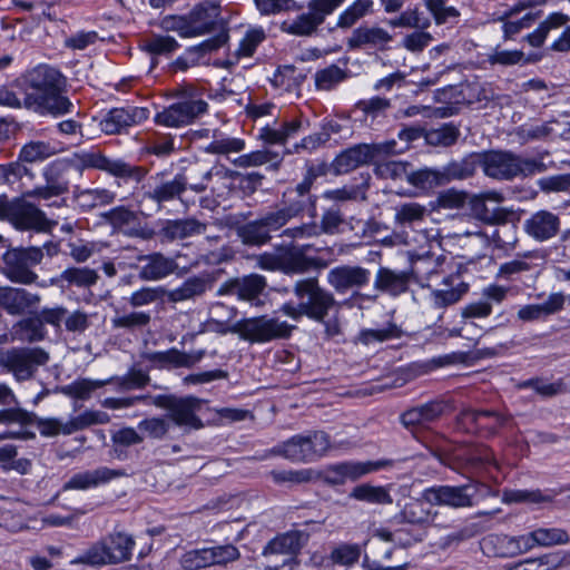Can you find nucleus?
Instances as JSON below:
<instances>
[{
  "label": "nucleus",
  "mask_w": 570,
  "mask_h": 570,
  "mask_svg": "<svg viewBox=\"0 0 570 570\" xmlns=\"http://www.w3.org/2000/svg\"><path fill=\"white\" fill-rule=\"evenodd\" d=\"M29 92L24 106L41 115L62 116L72 111L73 105L65 95L66 78L56 68L39 65L28 75Z\"/></svg>",
  "instance_id": "nucleus-1"
},
{
  "label": "nucleus",
  "mask_w": 570,
  "mask_h": 570,
  "mask_svg": "<svg viewBox=\"0 0 570 570\" xmlns=\"http://www.w3.org/2000/svg\"><path fill=\"white\" fill-rule=\"evenodd\" d=\"M222 309L227 311L228 318H233L236 315L234 308H226L222 303L215 304L210 309V321L219 326L217 331L223 334H238L242 340L252 344H262L274 340L286 338L295 327L285 321L269 318L267 316L244 318L233 325H228L214 318Z\"/></svg>",
  "instance_id": "nucleus-2"
},
{
  "label": "nucleus",
  "mask_w": 570,
  "mask_h": 570,
  "mask_svg": "<svg viewBox=\"0 0 570 570\" xmlns=\"http://www.w3.org/2000/svg\"><path fill=\"white\" fill-rule=\"evenodd\" d=\"M426 268L415 269L419 284L430 289L429 302L441 309L459 303L469 292L470 285L459 273L444 274L439 263L429 262Z\"/></svg>",
  "instance_id": "nucleus-3"
},
{
  "label": "nucleus",
  "mask_w": 570,
  "mask_h": 570,
  "mask_svg": "<svg viewBox=\"0 0 570 570\" xmlns=\"http://www.w3.org/2000/svg\"><path fill=\"white\" fill-rule=\"evenodd\" d=\"M175 97L179 98L177 102L156 112L154 117L156 125L168 128L185 127L208 110V104L193 86H181L175 91Z\"/></svg>",
  "instance_id": "nucleus-4"
},
{
  "label": "nucleus",
  "mask_w": 570,
  "mask_h": 570,
  "mask_svg": "<svg viewBox=\"0 0 570 570\" xmlns=\"http://www.w3.org/2000/svg\"><path fill=\"white\" fill-rule=\"evenodd\" d=\"M331 449L330 436L323 431L297 434L279 444L274 452L292 462H314Z\"/></svg>",
  "instance_id": "nucleus-5"
},
{
  "label": "nucleus",
  "mask_w": 570,
  "mask_h": 570,
  "mask_svg": "<svg viewBox=\"0 0 570 570\" xmlns=\"http://www.w3.org/2000/svg\"><path fill=\"white\" fill-rule=\"evenodd\" d=\"M294 294L301 302L305 316L316 322H324L336 303L333 294L322 288L315 278L298 281L294 286Z\"/></svg>",
  "instance_id": "nucleus-6"
},
{
  "label": "nucleus",
  "mask_w": 570,
  "mask_h": 570,
  "mask_svg": "<svg viewBox=\"0 0 570 570\" xmlns=\"http://www.w3.org/2000/svg\"><path fill=\"white\" fill-rule=\"evenodd\" d=\"M484 174L497 179H511L521 174L532 173L535 164L508 153L490 151L476 157Z\"/></svg>",
  "instance_id": "nucleus-7"
},
{
  "label": "nucleus",
  "mask_w": 570,
  "mask_h": 570,
  "mask_svg": "<svg viewBox=\"0 0 570 570\" xmlns=\"http://www.w3.org/2000/svg\"><path fill=\"white\" fill-rule=\"evenodd\" d=\"M42 257L43 254L39 247L10 249L3 255V274L13 283L32 284L38 278L32 267L40 264Z\"/></svg>",
  "instance_id": "nucleus-8"
},
{
  "label": "nucleus",
  "mask_w": 570,
  "mask_h": 570,
  "mask_svg": "<svg viewBox=\"0 0 570 570\" xmlns=\"http://www.w3.org/2000/svg\"><path fill=\"white\" fill-rule=\"evenodd\" d=\"M48 360V353L40 347L0 350V366L11 372L18 381L32 377L37 367Z\"/></svg>",
  "instance_id": "nucleus-9"
},
{
  "label": "nucleus",
  "mask_w": 570,
  "mask_h": 570,
  "mask_svg": "<svg viewBox=\"0 0 570 570\" xmlns=\"http://www.w3.org/2000/svg\"><path fill=\"white\" fill-rule=\"evenodd\" d=\"M108 422L109 415L106 412L88 410L66 422L57 417L38 419L36 426L42 436L53 438L59 434L70 435L91 425L106 424Z\"/></svg>",
  "instance_id": "nucleus-10"
},
{
  "label": "nucleus",
  "mask_w": 570,
  "mask_h": 570,
  "mask_svg": "<svg viewBox=\"0 0 570 570\" xmlns=\"http://www.w3.org/2000/svg\"><path fill=\"white\" fill-rule=\"evenodd\" d=\"M46 186L37 187L24 195L40 199H50L68 191L70 179L76 176L69 158H59L49 163L42 170Z\"/></svg>",
  "instance_id": "nucleus-11"
},
{
  "label": "nucleus",
  "mask_w": 570,
  "mask_h": 570,
  "mask_svg": "<svg viewBox=\"0 0 570 570\" xmlns=\"http://www.w3.org/2000/svg\"><path fill=\"white\" fill-rule=\"evenodd\" d=\"M154 404L167 410L170 420L178 426L189 430L203 428V422L196 414L202 405V401L197 397L158 395L154 399Z\"/></svg>",
  "instance_id": "nucleus-12"
},
{
  "label": "nucleus",
  "mask_w": 570,
  "mask_h": 570,
  "mask_svg": "<svg viewBox=\"0 0 570 570\" xmlns=\"http://www.w3.org/2000/svg\"><path fill=\"white\" fill-rule=\"evenodd\" d=\"M396 142L394 140L383 144H358L342 151L333 161L337 174H346L360 166L375 161L381 155L393 153Z\"/></svg>",
  "instance_id": "nucleus-13"
},
{
  "label": "nucleus",
  "mask_w": 570,
  "mask_h": 570,
  "mask_svg": "<svg viewBox=\"0 0 570 570\" xmlns=\"http://www.w3.org/2000/svg\"><path fill=\"white\" fill-rule=\"evenodd\" d=\"M510 421L509 417L492 411L466 409L460 413L458 424L469 433L492 435L497 433L499 429L508 425Z\"/></svg>",
  "instance_id": "nucleus-14"
},
{
  "label": "nucleus",
  "mask_w": 570,
  "mask_h": 570,
  "mask_svg": "<svg viewBox=\"0 0 570 570\" xmlns=\"http://www.w3.org/2000/svg\"><path fill=\"white\" fill-rule=\"evenodd\" d=\"M473 488L470 484L461 487L435 485L423 490L424 498L434 505H445L454 509L473 505Z\"/></svg>",
  "instance_id": "nucleus-15"
},
{
  "label": "nucleus",
  "mask_w": 570,
  "mask_h": 570,
  "mask_svg": "<svg viewBox=\"0 0 570 570\" xmlns=\"http://www.w3.org/2000/svg\"><path fill=\"white\" fill-rule=\"evenodd\" d=\"M149 110L145 107L114 108L100 120V129L107 135L121 132L124 129L147 120Z\"/></svg>",
  "instance_id": "nucleus-16"
},
{
  "label": "nucleus",
  "mask_w": 570,
  "mask_h": 570,
  "mask_svg": "<svg viewBox=\"0 0 570 570\" xmlns=\"http://www.w3.org/2000/svg\"><path fill=\"white\" fill-rule=\"evenodd\" d=\"M317 249L312 245L293 246L283 252L284 273L302 274L313 268L324 267Z\"/></svg>",
  "instance_id": "nucleus-17"
},
{
  "label": "nucleus",
  "mask_w": 570,
  "mask_h": 570,
  "mask_svg": "<svg viewBox=\"0 0 570 570\" xmlns=\"http://www.w3.org/2000/svg\"><path fill=\"white\" fill-rule=\"evenodd\" d=\"M40 301V295L24 288L0 286V307L9 315H23L36 308Z\"/></svg>",
  "instance_id": "nucleus-18"
},
{
  "label": "nucleus",
  "mask_w": 570,
  "mask_h": 570,
  "mask_svg": "<svg viewBox=\"0 0 570 570\" xmlns=\"http://www.w3.org/2000/svg\"><path fill=\"white\" fill-rule=\"evenodd\" d=\"M371 273L360 266H338L331 269L327 281L337 292L344 293L353 287H362L370 282Z\"/></svg>",
  "instance_id": "nucleus-19"
},
{
  "label": "nucleus",
  "mask_w": 570,
  "mask_h": 570,
  "mask_svg": "<svg viewBox=\"0 0 570 570\" xmlns=\"http://www.w3.org/2000/svg\"><path fill=\"white\" fill-rule=\"evenodd\" d=\"M299 537L296 533L287 532L275 537L263 549V556L269 557L275 554L287 556L282 566H267L264 570H291L293 564V556L299 550Z\"/></svg>",
  "instance_id": "nucleus-20"
},
{
  "label": "nucleus",
  "mask_w": 570,
  "mask_h": 570,
  "mask_svg": "<svg viewBox=\"0 0 570 570\" xmlns=\"http://www.w3.org/2000/svg\"><path fill=\"white\" fill-rule=\"evenodd\" d=\"M559 229V216L549 210H539L524 222L525 233L539 242L554 237Z\"/></svg>",
  "instance_id": "nucleus-21"
},
{
  "label": "nucleus",
  "mask_w": 570,
  "mask_h": 570,
  "mask_svg": "<svg viewBox=\"0 0 570 570\" xmlns=\"http://www.w3.org/2000/svg\"><path fill=\"white\" fill-rule=\"evenodd\" d=\"M125 473L119 470L101 466L96 470H87L73 474L69 481L63 485L65 490H88L109 481L124 476Z\"/></svg>",
  "instance_id": "nucleus-22"
},
{
  "label": "nucleus",
  "mask_w": 570,
  "mask_h": 570,
  "mask_svg": "<svg viewBox=\"0 0 570 570\" xmlns=\"http://www.w3.org/2000/svg\"><path fill=\"white\" fill-rule=\"evenodd\" d=\"M17 229L37 232L50 230L55 223L47 219L45 213L35 205L20 199L13 220L11 223Z\"/></svg>",
  "instance_id": "nucleus-23"
},
{
  "label": "nucleus",
  "mask_w": 570,
  "mask_h": 570,
  "mask_svg": "<svg viewBox=\"0 0 570 570\" xmlns=\"http://www.w3.org/2000/svg\"><path fill=\"white\" fill-rule=\"evenodd\" d=\"M219 6L213 1L197 4L189 13L191 36L197 37L210 32L219 18Z\"/></svg>",
  "instance_id": "nucleus-24"
},
{
  "label": "nucleus",
  "mask_w": 570,
  "mask_h": 570,
  "mask_svg": "<svg viewBox=\"0 0 570 570\" xmlns=\"http://www.w3.org/2000/svg\"><path fill=\"white\" fill-rule=\"evenodd\" d=\"M308 120L301 117L284 121L278 128L264 126L259 129L258 137L267 145H285L288 139L298 135L301 130L308 128Z\"/></svg>",
  "instance_id": "nucleus-25"
},
{
  "label": "nucleus",
  "mask_w": 570,
  "mask_h": 570,
  "mask_svg": "<svg viewBox=\"0 0 570 570\" xmlns=\"http://www.w3.org/2000/svg\"><path fill=\"white\" fill-rule=\"evenodd\" d=\"M307 8V12H303L294 19L285 20L282 23V30L299 37L312 35L324 22L326 14L313 8V1L308 2Z\"/></svg>",
  "instance_id": "nucleus-26"
},
{
  "label": "nucleus",
  "mask_w": 570,
  "mask_h": 570,
  "mask_svg": "<svg viewBox=\"0 0 570 570\" xmlns=\"http://www.w3.org/2000/svg\"><path fill=\"white\" fill-rule=\"evenodd\" d=\"M110 224L129 236H138L141 238H150L153 232L146 230L138 224V216L136 213L125 208L117 207L107 214Z\"/></svg>",
  "instance_id": "nucleus-27"
},
{
  "label": "nucleus",
  "mask_w": 570,
  "mask_h": 570,
  "mask_svg": "<svg viewBox=\"0 0 570 570\" xmlns=\"http://www.w3.org/2000/svg\"><path fill=\"white\" fill-rule=\"evenodd\" d=\"M392 40V36L381 27H358L348 40L353 48L372 47L383 49Z\"/></svg>",
  "instance_id": "nucleus-28"
},
{
  "label": "nucleus",
  "mask_w": 570,
  "mask_h": 570,
  "mask_svg": "<svg viewBox=\"0 0 570 570\" xmlns=\"http://www.w3.org/2000/svg\"><path fill=\"white\" fill-rule=\"evenodd\" d=\"M108 549L114 564L127 561L131 558L135 548L132 537L122 531H114L101 539Z\"/></svg>",
  "instance_id": "nucleus-29"
},
{
  "label": "nucleus",
  "mask_w": 570,
  "mask_h": 570,
  "mask_svg": "<svg viewBox=\"0 0 570 570\" xmlns=\"http://www.w3.org/2000/svg\"><path fill=\"white\" fill-rule=\"evenodd\" d=\"M203 354H187L176 348L165 352H154L146 355V358L159 366L190 367L200 361Z\"/></svg>",
  "instance_id": "nucleus-30"
},
{
  "label": "nucleus",
  "mask_w": 570,
  "mask_h": 570,
  "mask_svg": "<svg viewBox=\"0 0 570 570\" xmlns=\"http://www.w3.org/2000/svg\"><path fill=\"white\" fill-rule=\"evenodd\" d=\"M145 259L146 264L139 271V277L144 281L161 279L174 273L177 267L174 259L161 254H153Z\"/></svg>",
  "instance_id": "nucleus-31"
},
{
  "label": "nucleus",
  "mask_w": 570,
  "mask_h": 570,
  "mask_svg": "<svg viewBox=\"0 0 570 570\" xmlns=\"http://www.w3.org/2000/svg\"><path fill=\"white\" fill-rule=\"evenodd\" d=\"M391 460H377L366 462H342L335 464L334 471L338 472L341 476H345V480H357L358 478L392 466Z\"/></svg>",
  "instance_id": "nucleus-32"
},
{
  "label": "nucleus",
  "mask_w": 570,
  "mask_h": 570,
  "mask_svg": "<svg viewBox=\"0 0 570 570\" xmlns=\"http://www.w3.org/2000/svg\"><path fill=\"white\" fill-rule=\"evenodd\" d=\"M570 18L562 12L550 13L539 26L525 36V41L533 48H540L551 30L566 26Z\"/></svg>",
  "instance_id": "nucleus-33"
},
{
  "label": "nucleus",
  "mask_w": 570,
  "mask_h": 570,
  "mask_svg": "<svg viewBox=\"0 0 570 570\" xmlns=\"http://www.w3.org/2000/svg\"><path fill=\"white\" fill-rule=\"evenodd\" d=\"M206 230V225L200 222L188 218V219H176V220H167L161 233L164 237L169 240L174 239H183L186 237H190L194 235L204 234Z\"/></svg>",
  "instance_id": "nucleus-34"
},
{
  "label": "nucleus",
  "mask_w": 570,
  "mask_h": 570,
  "mask_svg": "<svg viewBox=\"0 0 570 570\" xmlns=\"http://www.w3.org/2000/svg\"><path fill=\"white\" fill-rule=\"evenodd\" d=\"M433 505L424 498L422 492L419 499H413L404 505L401 515L409 523L425 524L436 515V512L431 509Z\"/></svg>",
  "instance_id": "nucleus-35"
},
{
  "label": "nucleus",
  "mask_w": 570,
  "mask_h": 570,
  "mask_svg": "<svg viewBox=\"0 0 570 570\" xmlns=\"http://www.w3.org/2000/svg\"><path fill=\"white\" fill-rule=\"evenodd\" d=\"M409 279L405 273H395L387 268H380L375 277V288L397 296L406 292Z\"/></svg>",
  "instance_id": "nucleus-36"
},
{
  "label": "nucleus",
  "mask_w": 570,
  "mask_h": 570,
  "mask_svg": "<svg viewBox=\"0 0 570 570\" xmlns=\"http://www.w3.org/2000/svg\"><path fill=\"white\" fill-rule=\"evenodd\" d=\"M57 154V148L49 141L30 140L19 151V159L27 164H38Z\"/></svg>",
  "instance_id": "nucleus-37"
},
{
  "label": "nucleus",
  "mask_w": 570,
  "mask_h": 570,
  "mask_svg": "<svg viewBox=\"0 0 570 570\" xmlns=\"http://www.w3.org/2000/svg\"><path fill=\"white\" fill-rule=\"evenodd\" d=\"M140 48L153 56H169L179 48V43L171 36L151 33L141 39Z\"/></svg>",
  "instance_id": "nucleus-38"
},
{
  "label": "nucleus",
  "mask_w": 570,
  "mask_h": 570,
  "mask_svg": "<svg viewBox=\"0 0 570 570\" xmlns=\"http://www.w3.org/2000/svg\"><path fill=\"white\" fill-rule=\"evenodd\" d=\"M304 205L303 200H294L283 208L267 213L261 219L271 233L283 227L291 218L296 217L303 210Z\"/></svg>",
  "instance_id": "nucleus-39"
},
{
  "label": "nucleus",
  "mask_w": 570,
  "mask_h": 570,
  "mask_svg": "<svg viewBox=\"0 0 570 570\" xmlns=\"http://www.w3.org/2000/svg\"><path fill=\"white\" fill-rule=\"evenodd\" d=\"M245 147L246 142L242 138L215 132L213 140L205 147V151L212 155L228 156L229 154H238L243 151Z\"/></svg>",
  "instance_id": "nucleus-40"
},
{
  "label": "nucleus",
  "mask_w": 570,
  "mask_h": 570,
  "mask_svg": "<svg viewBox=\"0 0 570 570\" xmlns=\"http://www.w3.org/2000/svg\"><path fill=\"white\" fill-rule=\"evenodd\" d=\"M106 549V544L100 539L91 543L86 550L82 551L77 558H75L71 564H88L92 567H102L114 564L110 554Z\"/></svg>",
  "instance_id": "nucleus-41"
},
{
  "label": "nucleus",
  "mask_w": 570,
  "mask_h": 570,
  "mask_svg": "<svg viewBox=\"0 0 570 570\" xmlns=\"http://www.w3.org/2000/svg\"><path fill=\"white\" fill-rule=\"evenodd\" d=\"M553 498L554 494L552 492H543L539 489H518L503 492V502L505 503L542 504L551 502Z\"/></svg>",
  "instance_id": "nucleus-42"
},
{
  "label": "nucleus",
  "mask_w": 570,
  "mask_h": 570,
  "mask_svg": "<svg viewBox=\"0 0 570 570\" xmlns=\"http://www.w3.org/2000/svg\"><path fill=\"white\" fill-rule=\"evenodd\" d=\"M351 498L372 504H391L393 502L387 488L371 484L355 487L351 492Z\"/></svg>",
  "instance_id": "nucleus-43"
},
{
  "label": "nucleus",
  "mask_w": 570,
  "mask_h": 570,
  "mask_svg": "<svg viewBox=\"0 0 570 570\" xmlns=\"http://www.w3.org/2000/svg\"><path fill=\"white\" fill-rule=\"evenodd\" d=\"M515 17L517 16L507 17V11H504L503 16L500 18V20L503 22L502 31L503 38L505 40L514 38V36L524 29L531 28L541 17V11L527 12L519 19H514Z\"/></svg>",
  "instance_id": "nucleus-44"
},
{
  "label": "nucleus",
  "mask_w": 570,
  "mask_h": 570,
  "mask_svg": "<svg viewBox=\"0 0 570 570\" xmlns=\"http://www.w3.org/2000/svg\"><path fill=\"white\" fill-rule=\"evenodd\" d=\"M188 184L186 176L178 174L173 180L163 183L157 186L151 193L150 198L158 202H169L181 195Z\"/></svg>",
  "instance_id": "nucleus-45"
},
{
  "label": "nucleus",
  "mask_w": 570,
  "mask_h": 570,
  "mask_svg": "<svg viewBox=\"0 0 570 570\" xmlns=\"http://www.w3.org/2000/svg\"><path fill=\"white\" fill-rule=\"evenodd\" d=\"M266 287V281L263 276L257 274L248 275L242 279H237L233 289L242 298L252 301L258 297Z\"/></svg>",
  "instance_id": "nucleus-46"
},
{
  "label": "nucleus",
  "mask_w": 570,
  "mask_h": 570,
  "mask_svg": "<svg viewBox=\"0 0 570 570\" xmlns=\"http://www.w3.org/2000/svg\"><path fill=\"white\" fill-rule=\"evenodd\" d=\"M394 212V223L399 226H412L422 222L428 214L426 207L417 203L401 204Z\"/></svg>",
  "instance_id": "nucleus-47"
},
{
  "label": "nucleus",
  "mask_w": 570,
  "mask_h": 570,
  "mask_svg": "<svg viewBox=\"0 0 570 570\" xmlns=\"http://www.w3.org/2000/svg\"><path fill=\"white\" fill-rule=\"evenodd\" d=\"M347 78L346 71L336 65L327 66L315 72L314 81L317 90H332Z\"/></svg>",
  "instance_id": "nucleus-48"
},
{
  "label": "nucleus",
  "mask_w": 570,
  "mask_h": 570,
  "mask_svg": "<svg viewBox=\"0 0 570 570\" xmlns=\"http://www.w3.org/2000/svg\"><path fill=\"white\" fill-rule=\"evenodd\" d=\"M98 273L89 267H69L61 274L62 281L77 287H90L98 281Z\"/></svg>",
  "instance_id": "nucleus-49"
},
{
  "label": "nucleus",
  "mask_w": 570,
  "mask_h": 570,
  "mask_svg": "<svg viewBox=\"0 0 570 570\" xmlns=\"http://www.w3.org/2000/svg\"><path fill=\"white\" fill-rule=\"evenodd\" d=\"M76 177H80L86 169H101L105 166V156L99 151L79 153L68 157Z\"/></svg>",
  "instance_id": "nucleus-50"
},
{
  "label": "nucleus",
  "mask_w": 570,
  "mask_h": 570,
  "mask_svg": "<svg viewBox=\"0 0 570 570\" xmlns=\"http://www.w3.org/2000/svg\"><path fill=\"white\" fill-rule=\"evenodd\" d=\"M409 163L401 160L376 161L374 173L379 178L402 180L406 179Z\"/></svg>",
  "instance_id": "nucleus-51"
},
{
  "label": "nucleus",
  "mask_w": 570,
  "mask_h": 570,
  "mask_svg": "<svg viewBox=\"0 0 570 570\" xmlns=\"http://www.w3.org/2000/svg\"><path fill=\"white\" fill-rule=\"evenodd\" d=\"M239 236L243 243L248 245H262L271 238L269 232L262 219H257L244 225L239 229Z\"/></svg>",
  "instance_id": "nucleus-52"
},
{
  "label": "nucleus",
  "mask_w": 570,
  "mask_h": 570,
  "mask_svg": "<svg viewBox=\"0 0 570 570\" xmlns=\"http://www.w3.org/2000/svg\"><path fill=\"white\" fill-rule=\"evenodd\" d=\"M472 209L478 215V217L488 224H499L504 223L508 218V212L504 208H495L490 210L487 207V202L484 198L479 195L475 196L471 202Z\"/></svg>",
  "instance_id": "nucleus-53"
},
{
  "label": "nucleus",
  "mask_w": 570,
  "mask_h": 570,
  "mask_svg": "<svg viewBox=\"0 0 570 570\" xmlns=\"http://www.w3.org/2000/svg\"><path fill=\"white\" fill-rule=\"evenodd\" d=\"M272 161H275L277 165L281 163V158L277 153L271 150H256L239 156L233 163L237 167L248 168L262 166Z\"/></svg>",
  "instance_id": "nucleus-54"
},
{
  "label": "nucleus",
  "mask_w": 570,
  "mask_h": 570,
  "mask_svg": "<svg viewBox=\"0 0 570 570\" xmlns=\"http://www.w3.org/2000/svg\"><path fill=\"white\" fill-rule=\"evenodd\" d=\"M206 284L200 278H189L180 287L167 293V297L173 302H180L193 298L205 292Z\"/></svg>",
  "instance_id": "nucleus-55"
},
{
  "label": "nucleus",
  "mask_w": 570,
  "mask_h": 570,
  "mask_svg": "<svg viewBox=\"0 0 570 570\" xmlns=\"http://www.w3.org/2000/svg\"><path fill=\"white\" fill-rule=\"evenodd\" d=\"M266 35L262 28L249 29L240 40L236 50L237 58L252 57L257 47L265 40Z\"/></svg>",
  "instance_id": "nucleus-56"
},
{
  "label": "nucleus",
  "mask_w": 570,
  "mask_h": 570,
  "mask_svg": "<svg viewBox=\"0 0 570 570\" xmlns=\"http://www.w3.org/2000/svg\"><path fill=\"white\" fill-rule=\"evenodd\" d=\"M167 296V292L161 286L156 287H142L134 292L129 297V304L132 307H140L150 305L158 301H163Z\"/></svg>",
  "instance_id": "nucleus-57"
},
{
  "label": "nucleus",
  "mask_w": 570,
  "mask_h": 570,
  "mask_svg": "<svg viewBox=\"0 0 570 570\" xmlns=\"http://www.w3.org/2000/svg\"><path fill=\"white\" fill-rule=\"evenodd\" d=\"M373 7L372 0H356L354 1L338 19V26L348 28L353 26L358 19L364 17Z\"/></svg>",
  "instance_id": "nucleus-58"
},
{
  "label": "nucleus",
  "mask_w": 570,
  "mask_h": 570,
  "mask_svg": "<svg viewBox=\"0 0 570 570\" xmlns=\"http://www.w3.org/2000/svg\"><path fill=\"white\" fill-rule=\"evenodd\" d=\"M534 258H537L535 255L528 254L523 257L507 262L500 266L498 276L508 279L515 274L531 271L537 267V264L533 263Z\"/></svg>",
  "instance_id": "nucleus-59"
},
{
  "label": "nucleus",
  "mask_w": 570,
  "mask_h": 570,
  "mask_svg": "<svg viewBox=\"0 0 570 570\" xmlns=\"http://www.w3.org/2000/svg\"><path fill=\"white\" fill-rule=\"evenodd\" d=\"M401 332L394 324H387V326L375 330H362L358 334V341L365 345L384 342L392 338L400 337Z\"/></svg>",
  "instance_id": "nucleus-60"
},
{
  "label": "nucleus",
  "mask_w": 570,
  "mask_h": 570,
  "mask_svg": "<svg viewBox=\"0 0 570 570\" xmlns=\"http://www.w3.org/2000/svg\"><path fill=\"white\" fill-rule=\"evenodd\" d=\"M424 3L436 24L446 23L460 16L456 8L446 6L445 0H424Z\"/></svg>",
  "instance_id": "nucleus-61"
},
{
  "label": "nucleus",
  "mask_w": 570,
  "mask_h": 570,
  "mask_svg": "<svg viewBox=\"0 0 570 570\" xmlns=\"http://www.w3.org/2000/svg\"><path fill=\"white\" fill-rule=\"evenodd\" d=\"M16 326L23 333L22 338L28 342L42 341L47 333L39 315L23 318Z\"/></svg>",
  "instance_id": "nucleus-62"
},
{
  "label": "nucleus",
  "mask_w": 570,
  "mask_h": 570,
  "mask_svg": "<svg viewBox=\"0 0 570 570\" xmlns=\"http://www.w3.org/2000/svg\"><path fill=\"white\" fill-rule=\"evenodd\" d=\"M460 131L452 124H444L439 128L431 129L426 139L432 145L451 146L459 138Z\"/></svg>",
  "instance_id": "nucleus-63"
},
{
  "label": "nucleus",
  "mask_w": 570,
  "mask_h": 570,
  "mask_svg": "<svg viewBox=\"0 0 570 570\" xmlns=\"http://www.w3.org/2000/svg\"><path fill=\"white\" fill-rule=\"evenodd\" d=\"M184 570H200L213 567L207 548L187 551L180 559Z\"/></svg>",
  "instance_id": "nucleus-64"
}]
</instances>
